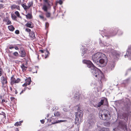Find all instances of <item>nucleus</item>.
Returning <instances> with one entry per match:
<instances>
[{
  "label": "nucleus",
  "mask_w": 131,
  "mask_h": 131,
  "mask_svg": "<svg viewBox=\"0 0 131 131\" xmlns=\"http://www.w3.org/2000/svg\"><path fill=\"white\" fill-rule=\"evenodd\" d=\"M83 62L86 64L87 67L91 69L90 71L95 79L101 83L105 80L104 74L100 70L95 67L90 61L84 60Z\"/></svg>",
  "instance_id": "1"
},
{
  "label": "nucleus",
  "mask_w": 131,
  "mask_h": 131,
  "mask_svg": "<svg viewBox=\"0 0 131 131\" xmlns=\"http://www.w3.org/2000/svg\"><path fill=\"white\" fill-rule=\"evenodd\" d=\"M99 117L100 118L104 120H108L110 118L109 117L110 115V112L106 110L100 111L99 113Z\"/></svg>",
  "instance_id": "2"
},
{
  "label": "nucleus",
  "mask_w": 131,
  "mask_h": 131,
  "mask_svg": "<svg viewBox=\"0 0 131 131\" xmlns=\"http://www.w3.org/2000/svg\"><path fill=\"white\" fill-rule=\"evenodd\" d=\"M75 121L77 123H79V119L81 121L82 119L83 113V111L80 110L79 107L78 109V112L75 113Z\"/></svg>",
  "instance_id": "3"
},
{
  "label": "nucleus",
  "mask_w": 131,
  "mask_h": 131,
  "mask_svg": "<svg viewBox=\"0 0 131 131\" xmlns=\"http://www.w3.org/2000/svg\"><path fill=\"white\" fill-rule=\"evenodd\" d=\"M108 59L106 56L104 54L99 61V65L101 67L105 66L108 62Z\"/></svg>",
  "instance_id": "4"
},
{
  "label": "nucleus",
  "mask_w": 131,
  "mask_h": 131,
  "mask_svg": "<svg viewBox=\"0 0 131 131\" xmlns=\"http://www.w3.org/2000/svg\"><path fill=\"white\" fill-rule=\"evenodd\" d=\"M104 54L101 52H97L92 56V59L94 62L98 64L99 60Z\"/></svg>",
  "instance_id": "5"
},
{
  "label": "nucleus",
  "mask_w": 131,
  "mask_h": 131,
  "mask_svg": "<svg viewBox=\"0 0 131 131\" xmlns=\"http://www.w3.org/2000/svg\"><path fill=\"white\" fill-rule=\"evenodd\" d=\"M117 33L119 35L122 34V32L118 28H113L112 30L110 33L109 36L110 37L114 36Z\"/></svg>",
  "instance_id": "6"
},
{
  "label": "nucleus",
  "mask_w": 131,
  "mask_h": 131,
  "mask_svg": "<svg viewBox=\"0 0 131 131\" xmlns=\"http://www.w3.org/2000/svg\"><path fill=\"white\" fill-rule=\"evenodd\" d=\"M21 81V79L19 78H17L16 79L14 78V75H13L10 78V84L13 86L14 85H15L16 84L19 83Z\"/></svg>",
  "instance_id": "7"
},
{
  "label": "nucleus",
  "mask_w": 131,
  "mask_h": 131,
  "mask_svg": "<svg viewBox=\"0 0 131 131\" xmlns=\"http://www.w3.org/2000/svg\"><path fill=\"white\" fill-rule=\"evenodd\" d=\"M42 9L44 11L46 12L45 14L46 17L48 18H50L51 16V14L50 12L48 11V7L46 5L44 4L43 5Z\"/></svg>",
  "instance_id": "8"
},
{
  "label": "nucleus",
  "mask_w": 131,
  "mask_h": 131,
  "mask_svg": "<svg viewBox=\"0 0 131 131\" xmlns=\"http://www.w3.org/2000/svg\"><path fill=\"white\" fill-rule=\"evenodd\" d=\"M33 1H31L27 3V6L26 5V4L25 3V4H22L21 6L24 8V9L25 10H26L30 7H32L33 5Z\"/></svg>",
  "instance_id": "9"
},
{
  "label": "nucleus",
  "mask_w": 131,
  "mask_h": 131,
  "mask_svg": "<svg viewBox=\"0 0 131 131\" xmlns=\"http://www.w3.org/2000/svg\"><path fill=\"white\" fill-rule=\"evenodd\" d=\"M25 81V83L22 85L23 87H26L28 85H29L31 82V78L30 77L26 79Z\"/></svg>",
  "instance_id": "10"
},
{
  "label": "nucleus",
  "mask_w": 131,
  "mask_h": 131,
  "mask_svg": "<svg viewBox=\"0 0 131 131\" xmlns=\"http://www.w3.org/2000/svg\"><path fill=\"white\" fill-rule=\"evenodd\" d=\"M19 52L20 54V57H24L26 56V53L23 48L21 47L20 48V51Z\"/></svg>",
  "instance_id": "11"
},
{
  "label": "nucleus",
  "mask_w": 131,
  "mask_h": 131,
  "mask_svg": "<svg viewBox=\"0 0 131 131\" xmlns=\"http://www.w3.org/2000/svg\"><path fill=\"white\" fill-rule=\"evenodd\" d=\"M130 57H131V46H129L127 50V52L126 55H125V58Z\"/></svg>",
  "instance_id": "12"
},
{
  "label": "nucleus",
  "mask_w": 131,
  "mask_h": 131,
  "mask_svg": "<svg viewBox=\"0 0 131 131\" xmlns=\"http://www.w3.org/2000/svg\"><path fill=\"white\" fill-rule=\"evenodd\" d=\"M118 126L123 129H127V126L125 124H123L122 121H121L119 123Z\"/></svg>",
  "instance_id": "13"
},
{
  "label": "nucleus",
  "mask_w": 131,
  "mask_h": 131,
  "mask_svg": "<svg viewBox=\"0 0 131 131\" xmlns=\"http://www.w3.org/2000/svg\"><path fill=\"white\" fill-rule=\"evenodd\" d=\"M29 36L32 40L36 38L35 32L33 31H31L29 33Z\"/></svg>",
  "instance_id": "14"
},
{
  "label": "nucleus",
  "mask_w": 131,
  "mask_h": 131,
  "mask_svg": "<svg viewBox=\"0 0 131 131\" xmlns=\"http://www.w3.org/2000/svg\"><path fill=\"white\" fill-rule=\"evenodd\" d=\"M25 26L27 27L32 28L34 27V26L31 22H28L25 25Z\"/></svg>",
  "instance_id": "15"
},
{
  "label": "nucleus",
  "mask_w": 131,
  "mask_h": 131,
  "mask_svg": "<svg viewBox=\"0 0 131 131\" xmlns=\"http://www.w3.org/2000/svg\"><path fill=\"white\" fill-rule=\"evenodd\" d=\"M115 65L114 63L109 64L107 68V70L109 71H111L114 69Z\"/></svg>",
  "instance_id": "16"
},
{
  "label": "nucleus",
  "mask_w": 131,
  "mask_h": 131,
  "mask_svg": "<svg viewBox=\"0 0 131 131\" xmlns=\"http://www.w3.org/2000/svg\"><path fill=\"white\" fill-rule=\"evenodd\" d=\"M1 79L2 80V83L3 85L5 84H6L7 83V78H5L3 76L1 77Z\"/></svg>",
  "instance_id": "17"
},
{
  "label": "nucleus",
  "mask_w": 131,
  "mask_h": 131,
  "mask_svg": "<svg viewBox=\"0 0 131 131\" xmlns=\"http://www.w3.org/2000/svg\"><path fill=\"white\" fill-rule=\"evenodd\" d=\"M11 8L13 9H17L19 10H20V7L19 6L16 5L15 4H13L10 7Z\"/></svg>",
  "instance_id": "18"
},
{
  "label": "nucleus",
  "mask_w": 131,
  "mask_h": 131,
  "mask_svg": "<svg viewBox=\"0 0 131 131\" xmlns=\"http://www.w3.org/2000/svg\"><path fill=\"white\" fill-rule=\"evenodd\" d=\"M128 101H127V103L126 104V105L127 106V109L128 110H129L130 108L131 103L130 100L128 99Z\"/></svg>",
  "instance_id": "19"
},
{
  "label": "nucleus",
  "mask_w": 131,
  "mask_h": 131,
  "mask_svg": "<svg viewBox=\"0 0 131 131\" xmlns=\"http://www.w3.org/2000/svg\"><path fill=\"white\" fill-rule=\"evenodd\" d=\"M104 101V100L101 99L100 101L98 103V105L96 106H94L97 107H100L101 105L103 104Z\"/></svg>",
  "instance_id": "20"
},
{
  "label": "nucleus",
  "mask_w": 131,
  "mask_h": 131,
  "mask_svg": "<svg viewBox=\"0 0 131 131\" xmlns=\"http://www.w3.org/2000/svg\"><path fill=\"white\" fill-rule=\"evenodd\" d=\"M51 121L53 124H56L60 122H66L67 121V120H58L57 121H55L54 122H53L52 120Z\"/></svg>",
  "instance_id": "21"
},
{
  "label": "nucleus",
  "mask_w": 131,
  "mask_h": 131,
  "mask_svg": "<svg viewBox=\"0 0 131 131\" xmlns=\"http://www.w3.org/2000/svg\"><path fill=\"white\" fill-rule=\"evenodd\" d=\"M21 67L22 69V71L23 72H25L27 68V67L25 66L24 64H22L21 66Z\"/></svg>",
  "instance_id": "22"
},
{
  "label": "nucleus",
  "mask_w": 131,
  "mask_h": 131,
  "mask_svg": "<svg viewBox=\"0 0 131 131\" xmlns=\"http://www.w3.org/2000/svg\"><path fill=\"white\" fill-rule=\"evenodd\" d=\"M23 122V121H20L19 122H17L14 124V125L16 126H21V123H22Z\"/></svg>",
  "instance_id": "23"
},
{
  "label": "nucleus",
  "mask_w": 131,
  "mask_h": 131,
  "mask_svg": "<svg viewBox=\"0 0 131 131\" xmlns=\"http://www.w3.org/2000/svg\"><path fill=\"white\" fill-rule=\"evenodd\" d=\"M25 16L27 19H30L32 18V16L31 14L28 13L27 15H25Z\"/></svg>",
  "instance_id": "24"
},
{
  "label": "nucleus",
  "mask_w": 131,
  "mask_h": 131,
  "mask_svg": "<svg viewBox=\"0 0 131 131\" xmlns=\"http://www.w3.org/2000/svg\"><path fill=\"white\" fill-rule=\"evenodd\" d=\"M8 27L9 30L11 31H13L15 30V28L13 25H11L8 26Z\"/></svg>",
  "instance_id": "25"
},
{
  "label": "nucleus",
  "mask_w": 131,
  "mask_h": 131,
  "mask_svg": "<svg viewBox=\"0 0 131 131\" xmlns=\"http://www.w3.org/2000/svg\"><path fill=\"white\" fill-rule=\"evenodd\" d=\"M122 115L124 118H127L128 119V113H124L122 114Z\"/></svg>",
  "instance_id": "26"
},
{
  "label": "nucleus",
  "mask_w": 131,
  "mask_h": 131,
  "mask_svg": "<svg viewBox=\"0 0 131 131\" xmlns=\"http://www.w3.org/2000/svg\"><path fill=\"white\" fill-rule=\"evenodd\" d=\"M46 52H45V58H47L48 57V56H49L50 53L49 51L47 49H46Z\"/></svg>",
  "instance_id": "27"
},
{
  "label": "nucleus",
  "mask_w": 131,
  "mask_h": 131,
  "mask_svg": "<svg viewBox=\"0 0 131 131\" xmlns=\"http://www.w3.org/2000/svg\"><path fill=\"white\" fill-rule=\"evenodd\" d=\"M75 98L77 100H79L80 99V95L78 93H76L75 95Z\"/></svg>",
  "instance_id": "28"
},
{
  "label": "nucleus",
  "mask_w": 131,
  "mask_h": 131,
  "mask_svg": "<svg viewBox=\"0 0 131 131\" xmlns=\"http://www.w3.org/2000/svg\"><path fill=\"white\" fill-rule=\"evenodd\" d=\"M99 131H110L109 129L108 128H102Z\"/></svg>",
  "instance_id": "29"
},
{
  "label": "nucleus",
  "mask_w": 131,
  "mask_h": 131,
  "mask_svg": "<svg viewBox=\"0 0 131 131\" xmlns=\"http://www.w3.org/2000/svg\"><path fill=\"white\" fill-rule=\"evenodd\" d=\"M15 14L17 16V17L18 18H21V16H20V14L19 12L18 11H16L15 12Z\"/></svg>",
  "instance_id": "30"
},
{
  "label": "nucleus",
  "mask_w": 131,
  "mask_h": 131,
  "mask_svg": "<svg viewBox=\"0 0 131 131\" xmlns=\"http://www.w3.org/2000/svg\"><path fill=\"white\" fill-rule=\"evenodd\" d=\"M11 17L13 20H16L17 19V17L14 14H12Z\"/></svg>",
  "instance_id": "31"
},
{
  "label": "nucleus",
  "mask_w": 131,
  "mask_h": 131,
  "mask_svg": "<svg viewBox=\"0 0 131 131\" xmlns=\"http://www.w3.org/2000/svg\"><path fill=\"white\" fill-rule=\"evenodd\" d=\"M89 123L90 125H92L94 124L95 123L94 121H93V119H91L90 120L89 122Z\"/></svg>",
  "instance_id": "32"
},
{
  "label": "nucleus",
  "mask_w": 131,
  "mask_h": 131,
  "mask_svg": "<svg viewBox=\"0 0 131 131\" xmlns=\"http://www.w3.org/2000/svg\"><path fill=\"white\" fill-rule=\"evenodd\" d=\"M54 115L55 116H58L60 115V114L59 112H57L54 113Z\"/></svg>",
  "instance_id": "33"
},
{
  "label": "nucleus",
  "mask_w": 131,
  "mask_h": 131,
  "mask_svg": "<svg viewBox=\"0 0 131 131\" xmlns=\"http://www.w3.org/2000/svg\"><path fill=\"white\" fill-rule=\"evenodd\" d=\"M13 55L16 57H17L19 56V54L17 52H15L13 53Z\"/></svg>",
  "instance_id": "34"
},
{
  "label": "nucleus",
  "mask_w": 131,
  "mask_h": 131,
  "mask_svg": "<svg viewBox=\"0 0 131 131\" xmlns=\"http://www.w3.org/2000/svg\"><path fill=\"white\" fill-rule=\"evenodd\" d=\"M9 20V19L8 17H6V18H5L3 20V21L6 22L7 23L8 21Z\"/></svg>",
  "instance_id": "35"
},
{
  "label": "nucleus",
  "mask_w": 131,
  "mask_h": 131,
  "mask_svg": "<svg viewBox=\"0 0 131 131\" xmlns=\"http://www.w3.org/2000/svg\"><path fill=\"white\" fill-rule=\"evenodd\" d=\"M104 99L105 100V105H107L108 104L107 99V98H105Z\"/></svg>",
  "instance_id": "36"
},
{
  "label": "nucleus",
  "mask_w": 131,
  "mask_h": 131,
  "mask_svg": "<svg viewBox=\"0 0 131 131\" xmlns=\"http://www.w3.org/2000/svg\"><path fill=\"white\" fill-rule=\"evenodd\" d=\"M52 121L53 122V121H54V122L55 121H57L56 120V119L54 118H51V119H50V122H51V123H52V124H53L52 122Z\"/></svg>",
  "instance_id": "37"
},
{
  "label": "nucleus",
  "mask_w": 131,
  "mask_h": 131,
  "mask_svg": "<svg viewBox=\"0 0 131 131\" xmlns=\"http://www.w3.org/2000/svg\"><path fill=\"white\" fill-rule=\"evenodd\" d=\"M89 52L88 50L87 49H84L83 52L84 54L85 53H87Z\"/></svg>",
  "instance_id": "38"
},
{
  "label": "nucleus",
  "mask_w": 131,
  "mask_h": 131,
  "mask_svg": "<svg viewBox=\"0 0 131 131\" xmlns=\"http://www.w3.org/2000/svg\"><path fill=\"white\" fill-rule=\"evenodd\" d=\"M49 24L48 22H46L45 24V27H46V29L47 28H48L49 27Z\"/></svg>",
  "instance_id": "39"
},
{
  "label": "nucleus",
  "mask_w": 131,
  "mask_h": 131,
  "mask_svg": "<svg viewBox=\"0 0 131 131\" xmlns=\"http://www.w3.org/2000/svg\"><path fill=\"white\" fill-rule=\"evenodd\" d=\"M25 31L28 32H30L31 31V29H30L28 28H26L25 29Z\"/></svg>",
  "instance_id": "40"
},
{
  "label": "nucleus",
  "mask_w": 131,
  "mask_h": 131,
  "mask_svg": "<svg viewBox=\"0 0 131 131\" xmlns=\"http://www.w3.org/2000/svg\"><path fill=\"white\" fill-rule=\"evenodd\" d=\"M39 18L43 20L44 19V16L43 15H39Z\"/></svg>",
  "instance_id": "41"
},
{
  "label": "nucleus",
  "mask_w": 131,
  "mask_h": 131,
  "mask_svg": "<svg viewBox=\"0 0 131 131\" xmlns=\"http://www.w3.org/2000/svg\"><path fill=\"white\" fill-rule=\"evenodd\" d=\"M63 111L65 112H67L68 111V109H67V108L64 107L63 108Z\"/></svg>",
  "instance_id": "42"
},
{
  "label": "nucleus",
  "mask_w": 131,
  "mask_h": 131,
  "mask_svg": "<svg viewBox=\"0 0 131 131\" xmlns=\"http://www.w3.org/2000/svg\"><path fill=\"white\" fill-rule=\"evenodd\" d=\"M12 24V23L11 21L9 20V21H8L7 23L6 24L7 25H11Z\"/></svg>",
  "instance_id": "43"
},
{
  "label": "nucleus",
  "mask_w": 131,
  "mask_h": 131,
  "mask_svg": "<svg viewBox=\"0 0 131 131\" xmlns=\"http://www.w3.org/2000/svg\"><path fill=\"white\" fill-rule=\"evenodd\" d=\"M15 33L16 34H18L19 33V31L18 30H16L15 31Z\"/></svg>",
  "instance_id": "44"
},
{
  "label": "nucleus",
  "mask_w": 131,
  "mask_h": 131,
  "mask_svg": "<svg viewBox=\"0 0 131 131\" xmlns=\"http://www.w3.org/2000/svg\"><path fill=\"white\" fill-rule=\"evenodd\" d=\"M58 3L60 5L62 4L63 3L62 1L61 0H59L58 2Z\"/></svg>",
  "instance_id": "45"
},
{
  "label": "nucleus",
  "mask_w": 131,
  "mask_h": 131,
  "mask_svg": "<svg viewBox=\"0 0 131 131\" xmlns=\"http://www.w3.org/2000/svg\"><path fill=\"white\" fill-rule=\"evenodd\" d=\"M10 99L12 101H14L15 100V98L14 97H11Z\"/></svg>",
  "instance_id": "46"
},
{
  "label": "nucleus",
  "mask_w": 131,
  "mask_h": 131,
  "mask_svg": "<svg viewBox=\"0 0 131 131\" xmlns=\"http://www.w3.org/2000/svg\"><path fill=\"white\" fill-rule=\"evenodd\" d=\"M58 109V107L57 106H55V107H54L52 108V109L53 110H57Z\"/></svg>",
  "instance_id": "47"
},
{
  "label": "nucleus",
  "mask_w": 131,
  "mask_h": 131,
  "mask_svg": "<svg viewBox=\"0 0 131 131\" xmlns=\"http://www.w3.org/2000/svg\"><path fill=\"white\" fill-rule=\"evenodd\" d=\"M43 1L45 2H46V3H47L48 5H49L50 4H49V3H48V0H43Z\"/></svg>",
  "instance_id": "48"
},
{
  "label": "nucleus",
  "mask_w": 131,
  "mask_h": 131,
  "mask_svg": "<svg viewBox=\"0 0 131 131\" xmlns=\"http://www.w3.org/2000/svg\"><path fill=\"white\" fill-rule=\"evenodd\" d=\"M12 45H10L9 46V49H11L13 48H14V47L12 46Z\"/></svg>",
  "instance_id": "49"
},
{
  "label": "nucleus",
  "mask_w": 131,
  "mask_h": 131,
  "mask_svg": "<svg viewBox=\"0 0 131 131\" xmlns=\"http://www.w3.org/2000/svg\"><path fill=\"white\" fill-rule=\"evenodd\" d=\"M4 7V5L2 4H0V9Z\"/></svg>",
  "instance_id": "50"
},
{
  "label": "nucleus",
  "mask_w": 131,
  "mask_h": 131,
  "mask_svg": "<svg viewBox=\"0 0 131 131\" xmlns=\"http://www.w3.org/2000/svg\"><path fill=\"white\" fill-rule=\"evenodd\" d=\"M40 122L42 124H44L45 122L44 119L41 120Z\"/></svg>",
  "instance_id": "51"
},
{
  "label": "nucleus",
  "mask_w": 131,
  "mask_h": 131,
  "mask_svg": "<svg viewBox=\"0 0 131 131\" xmlns=\"http://www.w3.org/2000/svg\"><path fill=\"white\" fill-rule=\"evenodd\" d=\"M46 51V50H41L39 51L40 52H41L42 53H43Z\"/></svg>",
  "instance_id": "52"
},
{
  "label": "nucleus",
  "mask_w": 131,
  "mask_h": 131,
  "mask_svg": "<svg viewBox=\"0 0 131 131\" xmlns=\"http://www.w3.org/2000/svg\"><path fill=\"white\" fill-rule=\"evenodd\" d=\"M16 50H18L19 49V48H18V47L17 46H15V47H14V48Z\"/></svg>",
  "instance_id": "53"
},
{
  "label": "nucleus",
  "mask_w": 131,
  "mask_h": 131,
  "mask_svg": "<svg viewBox=\"0 0 131 131\" xmlns=\"http://www.w3.org/2000/svg\"><path fill=\"white\" fill-rule=\"evenodd\" d=\"M21 0H19V1H18V4H20L21 3Z\"/></svg>",
  "instance_id": "54"
},
{
  "label": "nucleus",
  "mask_w": 131,
  "mask_h": 131,
  "mask_svg": "<svg viewBox=\"0 0 131 131\" xmlns=\"http://www.w3.org/2000/svg\"><path fill=\"white\" fill-rule=\"evenodd\" d=\"M28 88V87H25V88L23 90V91L24 92H25L26 90V89H27V88Z\"/></svg>",
  "instance_id": "55"
},
{
  "label": "nucleus",
  "mask_w": 131,
  "mask_h": 131,
  "mask_svg": "<svg viewBox=\"0 0 131 131\" xmlns=\"http://www.w3.org/2000/svg\"><path fill=\"white\" fill-rule=\"evenodd\" d=\"M5 102V100L4 99H2V103H3Z\"/></svg>",
  "instance_id": "56"
},
{
  "label": "nucleus",
  "mask_w": 131,
  "mask_h": 131,
  "mask_svg": "<svg viewBox=\"0 0 131 131\" xmlns=\"http://www.w3.org/2000/svg\"><path fill=\"white\" fill-rule=\"evenodd\" d=\"M15 92L16 94H17L18 93V92L16 90H15Z\"/></svg>",
  "instance_id": "57"
},
{
  "label": "nucleus",
  "mask_w": 131,
  "mask_h": 131,
  "mask_svg": "<svg viewBox=\"0 0 131 131\" xmlns=\"http://www.w3.org/2000/svg\"><path fill=\"white\" fill-rule=\"evenodd\" d=\"M15 131H19V130L18 128H16L15 129Z\"/></svg>",
  "instance_id": "58"
},
{
  "label": "nucleus",
  "mask_w": 131,
  "mask_h": 131,
  "mask_svg": "<svg viewBox=\"0 0 131 131\" xmlns=\"http://www.w3.org/2000/svg\"><path fill=\"white\" fill-rule=\"evenodd\" d=\"M2 72L1 70L0 69V76H1L2 75Z\"/></svg>",
  "instance_id": "59"
},
{
  "label": "nucleus",
  "mask_w": 131,
  "mask_h": 131,
  "mask_svg": "<svg viewBox=\"0 0 131 131\" xmlns=\"http://www.w3.org/2000/svg\"><path fill=\"white\" fill-rule=\"evenodd\" d=\"M10 90L11 91H13V88L11 87H10Z\"/></svg>",
  "instance_id": "60"
},
{
  "label": "nucleus",
  "mask_w": 131,
  "mask_h": 131,
  "mask_svg": "<svg viewBox=\"0 0 131 131\" xmlns=\"http://www.w3.org/2000/svg\"><path fill=\"white\" fill-rule=\"evenodd\" d=\"M23 92H24L23 91V90H22V91L20 93V94H21L23 93Z\"/></svg>",
  "instance_id": "61"
},
{
  "label": "nucleus",
  "mask_w": 131,
  "mask_h": 131,
  "mask_svg": "<svg viewBox=\"0 0 131 131\" xmlns=\"http://www.w3.org/2000/svg\"><path fill=\"white\" fill-rule=\"evenodd\" d=\"M27 89H28L29 90H30V89H31V88H27Z\"/></svg>",
  "instance_id": "62"
},
{
  "label": "nucleus",
  "mask_w": 131,
  "mask_h": 131,
  "mask_svg": "<svg viewBox=\"0 0 131 131\" xmlns=\"http://www.w3.org/2000/svg\"><path fill=\"white\" fill-rule=\"evenodd\" d=\"M38 57H39V56L38 55Z\"/></svg>",
  "instance_id": "63"
},
{
  "label": "nucleus",
  "mask_w": 131,
  "mask_h": 131,
  "mask_svg": "<svg viewBox=\"0 0 131 131\" xmlns=\"http://www.w3.org/2000/svg\"><path fill=\"white\" fill-rule=\"evenodd\" d=\"M130 131H131V130Z\"/></svg>",
  "instance_id": "64"
}]
</instances>
